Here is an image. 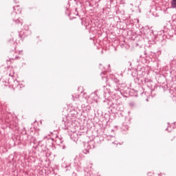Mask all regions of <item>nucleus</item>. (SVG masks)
Instances as JSON below:
<instances>
[{"instance_id": "nucleus-1", "label": "nucleus", "mask_w": 176, "mask_h": 176, "mask_svg": "<svg viewBox=\"0 0 176 176\" xmlns=\"http://www.w3.org/2000/svg\"><path fill=\"white\" fill-rule=\"evenodd\" d=\"M171 6L173 8V9H175L176 8V0H173L171 2Z\"/></svg>"}]
</instances>
